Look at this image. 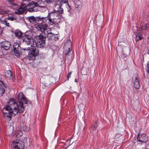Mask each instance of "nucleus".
<instances>
[{
	"label": "nucleus",
	"instance_id": "obj_38",
	"mask_svg": "<svg viewBox=\"0 0 149 149\" xmlns=\"http://www.w3.org/2000/svg\"><path fill=\"white\" fill-rule=\"evenodd\" d=\"M30 0H23V1H29Z\"/></svg>",
	"mask_w": 149,
	"mask_h": 149
},
{
	"label": "nucleus",
	"instance_id": "obj_26",
	"mask_svg": "<svg viewBox=\"0 0 149 149\" xmlns=\"http://www.w3.org/2000/svg\"><path fill=\"white\" fill-rule=\"evenodd\" d=\"M5 75L7 77L10 78L12 76V72L10 70H8L5 72Z\"/></svg>",
	"mask_w": 149,
	"mask_h": 149
},
{
	"label": "nucleus",
	"instance_id": "obj_15",
	"mask_svg": "<svg viewBox=\"0 0 149 149\" xmlns=\"http://www.w3.org/2000/svg\"><path fill=\"white\" fill-rule=\"evenodd\" d=\"M137 139L138 141L144 143L147 142L148 140V138L144 134L138 135Z\"/></svg>",
	"mask_w": 149,
	"mask_h": 149
},
{
	"label": "nucleus",
	"instance_id": "obj_33",
	"mask_svg": "<svg viewBox=\"0 0 149 149\" xmlns=\"http://www.w3.org/2000/svg\"><path fill=\"white\" fill-rule=\"evenodd\" d=\"M147 29V27L146 26H143L141 27V29L142 31L145 30Z\"/></svg>",
	"mask_w": 149,
	"mask_h": 149
},
{
	"label": "nucleus",
	"instance_id": "obj_4",
	"mask_svg": "<svg viewBox=\"0 0 149 149\" xmlns=\"http://www.w3.org/2000/svg\"><path fill=\"white\" fill-rule=\"evenodd\" d=\"M36 40L35 43L33 42L34 46L35 45L38 48H43L45 45L46 40V36H44L42 34H40L36 36Z\"/></svg>",
	"mask_w": 149,
	"mask_h": 149
},
{
	"label": "nucleus",
	"instance_id": "obj_23",
	"mask_svg": "<svg viewBox=\"0 0 149 149\" xmlns=\"http://www.w3.org/2000/svg\"><path fill=\"white\" fill-rule=\"evenodd\" d=\"M4 16V15H3L1 17L0 19V21L3 24L5 25L6 26L8 27L10 26V24L9 23L7 22V21L6 19L5 18V19H3V17Z\"/></svg>",
	"mask_w": 149,
	"mask_h": 149
},
{
	"label": "nucleus",
	"instance_id": "obj_37",
	"mask_svg": "<svg viewBox=\"0 0 149 149\" xmlns=\"http://www.w3.org/2000/svg\"><path fill=\"white\" fill-rule=\"evenodd\" d=\"M30 144H31L30 142H29V143L28 144L27 143V146H30Z\"/></svg>",
	"mask_w": 149,
	"mask_h": 149
},
{
	"label": "nucleus",
	"instance_id": "obj_28",
	"mask_svg": "<svg viewBox=\"0 0 149 149\" xmlns=\"http://www.w3.org/2000/svg\"><path fill=\"white\" fill-rule=\"evenodd\" d=\"M77 3H78L79 4L78 5L77 4L76 5V7L77 8L78 10H79V9H80L81 7L80 5L81 4V2L80 1H78Z\"/></svg>",
	"mask_w": 149,
	"mask_h": 149
},
{
	"label": "nucleus",
	"instance_id": "obj_27",
	"mask_svg": "<svg viewBox=\"0 0 149 149\" xmlns=\"http://www.w3.org/2000/svg\"><path fill=\"white\" fill-rule=\"evenodd\" d=\"M15 134L17 137H20L22 135V133L21 131L17 130Z\"/></svg>",
	"mask_w": 149,
	"mask_h": 149
},
{
	"label": "nucleus",
	"instance_id": "obj_24",
	"mask_svg": "<svg viewBox=\"0 0 149 149\" xmlns=\"http://www.w3.org/2000/svg\"><path fill=\"white\" fill-rule=\"evenodd\" d=\"M15 36L17 37L18 39H20L22 38V33L21 31L18 30H16L15 32Z\"/></svg>",
	"mask_w": 149,
	"mask_h": 149
},
{
	"label": "nucleus",
	"instance_id": "obj_22",
	"mask_svg": "<svg viewBox=\"0 0 149 149\" xmlns=\"http://www.w3.org/2000/svg\"><path fill=\"white\" fill-rule=\"evenodd\" d=\"M39 19L38 22H40L41 23H44L46 24L47 21H49V18H48V16L45 17H41L40 16H39Z\"/></svg>",
	"mask_w": 149,
	"mask_h": 149
},
{
	"label": "nucleus",
	"instance_id": "obj_30",
	"mask_svg": "<svg viewBox=\"0 0 149 149\" xmlns=\"http://www.w3.org/2000/svg\"><path fill=\"white\" fill-rule=\"evenodd\" d=\"M13 6H16L17 4L14 3V0H7Z\"/></svg>",
	"mask_w": 149,
	"mask_h": 149
},
{
	"label": "nucleus",
	"instance_id": "obj_6",
	"mask_svg": "<svg viewBox=\"0 0 149 149\" xmlns=\"http://www.w3.org/2000/svg\"><path fill=\"white\" fill-rule=\"evenodd\" d=\"M24 4L25 6H24L25 10L27 11L31 12H36L39 10V9H37L34 1L29 3L27 5H26L25 4Z\"/></svg>",
	"mask_w": 149,
	"mask_h": 149
},
{
	"label": "nucleus",
	"instance_id": "obj_31",
	"mask_svg": "<svg viewBox=\"0 0 149 149\" xmlns=\"http://www.w3.org/2000/svg\"><path fill=\"white\" fill-rule=\"evenodd\" d=\"M125 43L123 42H119L118 46H125Z\"/></svg>",
	"mask_w": 149,
	"mask_h": 149
},
{
	"label": "nucleus",
	"instance_id": "obj_36",
	"mask_svg": "<svg viewBox=\"0 0 149 149\" xmlns=\"http://www.w3.org/2000/svg\"><path fill=\"white\" fill-rule=\"evenodd\" d=\"M147 68H148V72L149 74V63L147 64Z\"/></svg>",
	"mask_w": 149,
	"mask_h": 149
},
{
	"label": "nucleus",
	"instance_id": "obj_35",
	"mask_svg": "<svg viewBox=\"0 0 149 149\" xmlns=\"http://www.w3.org/2000/svg\"><path fill=\"white\" fill-rule=\"evenodd\" d=\"M71 74V72H70L68 74V75H67V79L68 80L69 78L70 77Z\"/></svg>",
	"mask_w": 149,
	"mask_h": 149
},
{
	"label": "nucleus",
	"instance_id": "obj_8",
	"mask_svg": "<svg viewBox=\"0 0 149 149\" xmlns=\"http://www.w3.org/2000/svg\"><path fill=\"white\" fill-rule=\"evenodd\" d=\"M22 40L23 43L29 45L31 44L32 42L33 41V38L32 35L29 34H25L22 36Z\"/></svg>",
	"mask_w": 149,
	"mask_h": 149
},
{
	"label": "nucleus",
	"instance_id": "obj_14",
	"mask_svg": "<svg viewBox=\"0 0 149 149\" xmlns=\"http://www.w3.org/2000/svg\"><path fill=\"white\" fill-rule=\"evenodd\" d=\"M10 45V42L8 41H4L1 43L0 46L1 49L3 48L5 50H7L9 49Z\"/></svg>",
	"mask_w": 149,
	"mask_h": 149
},
{
	"label": "nucleus",
	"instance_id": "obj_32",
	"mask_svg": "<svg viewBox=\"0 0 149 149\" xmlns=\"http://www.w3.org/2000/svg\"><path fill=\"white\" fill-rule=\"evenodd\" d=\"M16 17L15 16L9 17L7 18L8 20L13 21L16 19Z\"/></svg>",
	"mask_w": 149,
	"mask_h": 149
},
{
	"label": "nucleus",
	"instance_id": "obj_3",
	"mask_svg": "<svg viewBox=\"0 0 149 149\" xmlns=\"http://www.w3.org/2000/svg\"><path fill=\"white\" fill-rule=\"evenodd\" d=\"M10 100L13 101L14 102V103H13V104H17V106H15L17 107V108L18 109L19 113H23L24 111V107L23 105L24 103L26 104L30 103V101L28 100L27 98L24 96V95L22 93H20L18 94L17 102H16L13 99H10Z\"/></svg>",
	"mask_w": 149,
	"mask_h": 149
},
{
	"label": "nucleus",
	"instance_id": "obj_39",
	"mask_svg": "<svg viewBox=\"0 0 149 149\" xmlns=\"http://www.w3.org/2000/svg\"><path fill=\"white\" fill-rule=\"evenodd\" d=\"M75 82H77V80L76 79H75Z\"/></svg>",
	"mask_w": 149,
	"mask_h": 149
},
{
	"label": "nucleus",
	"instance_id": "obj_11",
	"mask_svg": "<svg viewBox=\"0 0 149 149\" xmlns=\"http://www.w3.org/2000/svg\"><path fill=\"white\" fill-rule=\"evenodd\" d=\"M13 48L15 55L16 56H19L21 50L20 44L17 42L15 43L13 45Z\"/></svg>",
	"mask_w": 149,
	"mask_h": 149
},
{
	"label": "nucleus",
	"instance_id": "obj_2",
	"mask_svg": "<svg viewBox=\"0 0 149 149\" xmlns=\"http://www.w3.org/2000/svg\"><path fill=\"white\" fill-rule=\"evenodd\" d=\"M13 101L10 100L9 102V104L7 105L2 110V112L3 114V116L5 118H8L10 119L13 114L15 116L16 114L19 113L18 109L17 107L15 106H17V104H14Z\"/></svg>",
	"mask_w": 149,
	"mask_h": 149
},
{
	"label": "nucleus",
	"instance_id": "obj_18",
	"mask_svg": "<svg viewBox=\"0 0 149 149\" xmlns=\"http://www.w3.org/2000/svg\"><path fill=\"white\" fill-rule=\"evenodd\" d=\"M39 16L34 17L33 16L28 17L27 19H29V21L33 24L38 23L39 22Z\"/></svg>",
	"mask_w": 149,
	"mask_h": 149
},
{
	"label": "nucleus",
	"instance_id": "obj_19",
	"mask_svg": "<svg viewBox=\"0 0 149 149\" xmlns=\"http://www.w3.org/2000/svg\"><path fill=\"white\" fill-rule=\"evenodd\" d=\"M97 123L95 122L90 129L91 132L94 134H97Z\"/></svg>",
	"mask_w": 149,
	"mask_h": 149
},
{
	"label": "nucleus",
	"instance_id": "obj_7",
	"mask_svg": "<svg viewBox=\"0 0 149 149\" xmlns=\"http://www.w3.org/2000/svg\"><path fill=\"white\" fill-rule=\"evenodd\" d=\"M11 147L13 149H24V143L21 140L13 141L11 144Z\"/></svg>",
	"mask_w": 149,
	"mask_h": 149
},
{
	"label": "nucleus",
	"instance_id": "obj_17",
	"mask_svg": "<svg viewBox=\"0 0 149 149\" xmlns=\"http://www.w3.org/2000/svg\"><path fill=\"white\" fill-rule=\"evenodd\" d=\"M134 33L135 36V40L136 42L141 40L143 38L141 32L139 31L138 30Z\"/></svg>",
	"mask_w": 149,
	"mask_h": 149
},
{
	"label": "nucleus",
	"instance_id": "obj_21",
	"mask_svg": "<svg viewBox=\"0 0 149 149\" xmlns=\"http://www.w3.org/2000/svg\"><path fill=\"white\" fill-rule=\"evenodd\" d=\"M5 87L3 83L0 81V94L2 95L4 93L5 90Z\"/></svg>",
	"mask_w": 149,
	"mask_h": 149
},
{
	"label": "nucleus",
	"instance_id": "obj_40",
	"mask_svg": "<svg viewBox=\"0 0 149 149\" xmlns=\"http://www.w3.org/2000/svg\"><path fill=\"white\" fill-rule=\"evenodd\" d=\"M1 14L2 15V14L1 13H0V15H1Z\"/></svg>",
	"mask_w": 149,
	"mask_h": 149
},
{
	"label": "nucleus",
	"instance_id": "obj_20",
	"mask_svg": "<svg viewBox=\"0 0 149 149\" xmlns=\"http://www.w3.org/2000/svg\"><path fill=\"white\" fill-rule=\"evenodd\" d=\"M138 75H136L135 76L134 83V86L137 89L139 88L140 87L139 80L138 79Z\"/></svg>",
	"mask_w": 149,
	"mask_h": 149
},
{
	"label": "nucleus",
	"instance_id": "obj_34",
	"mask_svg": "<svg viewBox=\"0 0 149 149\" xmlns=\"http://www.w3.org/2000/svg\"><path fill=\"white\" fill-rule=\"evenodd\" d=\"M46 2L48 3H50L54 1V0H45Z\"/></svg>",
	"mask_w": 149,
	"mask_h": 149
},
{
	"label": "nucleus",
	"instance_id": "obj_25",
	"mask_svg": "<svg viewBox=\"0 0 149 149\" xmlns=\"http://www.w3.org/2000/svg\"><path fill=\"white\" fill-rule=\"evenodd\" d=\"M33 44H30L29 45H28L26 44H24V45H23V47H22V49L24 51L26 50H30V47H32L31 46V45H33Z\"/></svg>",
	"mask_w": 149,
	"mask_h": 149
},
{
	"label": "nucleus",
	"instance_id": "obj_29",
	"mask_svg": "<svg viewBox=\"0 0 149 149\" xmlns=\"http://www.w3.org/2000/svg\"><path fill=\"white\" fill-rule=\"evenodd\" d=\"M51 29H47L46 30V34H45V35L44 36H46V35H47L48 34H49V33H51ZM43 36H44V35H43Z\"/></svg>",
	"mask_w": 149,
	"mask_h": 149
},
{
	"label": "nucleus",
	"instance_id": "obj_10",
	"mask_svg": "<svg viewBox=\"0 0 149 149\" xmlns=\"http://www.w3.org/2000/svg\"><path fill=\"white\" fill-rule=\"evenodd\" d=\"M72 45V42L70 40H67L66 42L65 43L64 47V48H66L68 45L69 46V47L68 48V50L66 51H65V54L66 56L68 57V56H70V54L71 52V49L72 48L71 47V45Z\"/></svg>",
	"mask_w": 149,
	"mask_h": 149
},
{
	"label": "nucleus",
	"instance_id": "obj_12",
	"mask_svg": "<svg viewBox=\"0 0 149 149\" xmlns=\"http://www.w3.org/2000/svg\"><path fill=\"white\" fill-rule=\"evenodd\" d=\"M23 6H25L24 3L21 4V6L19 7H17V5L16 6H13L15 7H13V8L15 9V14L20 15L23 13L24 10H25V8Z\"/></svg>",
	"mask_w": 149,
	"mask_h": 149
},
{
	"label": "nucleus",
	"instance_id": "obj_13",
	"mask_svg": "<svg viewBox=\"0 0 149 149\" xmlns=\"http://www.w3.org/2000/svg\"><path fill=\"white\" fill-rule=\"evenodd\" d=\"M35 3L37 9H39L40 10L41 8H45V5L44 4V2L42 0H36Z\"/></svg>",
	"mask_w": 149,
	"mask_h": 149
},
{
	"label": "nucleus",
	"instance_id": "obj_5",
	"mask_svg": "<svg viewBox=\"0 0 149 149\" xmlns=\"http://www.w3.org/2000/svg\"><path fill=\"white\" fill-rule=\"evenodd\" d=\"M30 50L29 51V53L27 55V58L29 60H33L35 59L36 56L38 54L39 52L38 49H37L34 46L33 44L31 45Z\"/></svg>",
	"mask_w": 149,
	"mask_h": 149
},
{
	"label": "nucleus",
	"instance_id": "obj_9",
	"mask_svg": "<svg viewBox=\"0 0 149 149\" xmlns=\"http://www.w3.org/2000/svg\"><path fill=\"white\" fill-rule=\"evenodd\" d=\"M38 23L39 24L37 25L36 27L38 30L40 31L42 33L40 34H42L43 36H45L46 34V31L48 26L47 25L40 22H38Z\"/></svg>",
	"mask_w": 149,
	"mask_h": 149
},
{
	"label": "nucleus",
	"instance_id": "obj_16",
	"mask_svg": "<svg viewBox=\"0 0 149 149\" xmlns=\"http://www.w3.org/2000/svg\"><path fill=\"white\" fill-rule=\"evenodd\" d=\"M46 35L48 40H50L56 41L58 39L57 35L54 34L52 33H49V34Z\"/></svg>",
	"mask_w": 149,
	"mask_h": 149
},
{
	"label": "nucleus",
	"instance_id": "obj_1",
	"mask_svg": "<svg viewBox=\"0 0 149 149\" xmlns=\"http://www.w3.org/2000/svg\"><path fill=\"white\" fill-rule=\"evenodd\" d=\"M64 3H66L67 6L69 7L68 0H58L55 1L54 5L55 10L49 13L47 15L49 18V21L47 23L50 25L57 24L60 22L61 14L63 13V10L61 8V6Z\"/></svg>",
	"mask_w": 149,
	"mask_h": 149
}]
</instances>
